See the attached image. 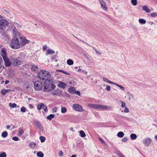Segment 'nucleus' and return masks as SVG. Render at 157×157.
Wrapping results in <instances>:
<instances>
[{"label": "nucleus", "mask_w": 157, "mask_h": 157, "mask_svg": "<svg viewBox=\"0 0 157 157\" xmlns=\"http://www.w3.org/2000/svg\"><path fill=\"white\" fill-rule=\"evenodd\" d=\"M53 84V81L51 79L45 80L44 83L43 91L44 92H51L56 87Z\"/></svg>", "instance_id": "nucleus-1"}, {"label": "nucleus", "mask_w": 157, "mask_h": 157, "mask_svg": "<svg viewBox=\"0 0 157 157\" xmlns=\"http://www.w3.org/2000/svg\"><path fill=\"white\" fill-rule=\"evenodd\" d=\"M51 76V75L48 71L44 70L40 71L39 74V78L43 80H48Z\"/></svg>", "instance_id": "nucleus-2"}, {"label": "nucleus", "mask_w": 157, "mask_h": 157, "mask_svg": "<svg viewBox=\"0 0 157 157\" xmlns=\"http://www.w3.org/2000/svg\"><path fill=\"white\" fill-rule=\"evenodd\" d=\"M10 46L13 49H17L21 47L20 41L18 38H13L11 40Z\"/></svg>", "instance_id": "nucleus-3"}, {"label": "nucleus", "mask_w": 157, "mask_h": 157, "mask_svg": "<svg viewBox=\"0 0 157 157\" xmlns=\"http://www.w3.org/2000/svg\"><path fill=\"white\" fill-rule=\"evenodd\" d=\"M35 90H40L43 87L42 82L40 81H37L34 83Z\"/></svg>", "instance_id": "nucleus-4"}, {"label": "nucleus", "mask_w": 157, "mask_h": 157, "mask_svg": "<svg viewBox=\"0 0 157 157\" xmlns=\"http://www.w3.org/2000/svg\"><path fill=\"white\" fill-rule=\"evenodd\" d=\"M18 38L20 41L21 46H24L27 44H29L30 41V40L26 39L25 36H20Z\"/></svg>", "instance_id": "nucleus-5"}, {"label": "nucleus", "mask_w": 157, "mask_h": 157, "mask_svg": "<svg viewBox=\"0 0 157 157\" xmlns=\"http://www.w3.org/2000/svg\"><path fill=\"white\" fill-rule=\"evenodd\" d=\"M8 22L4 19L0 20V29L3 30L6 28L8 25Z\"/></svg>", "instance_id": "nucleus-6"}, {"label": "nucleus", "mask_w": 157, "mask_h": 157, "mask_svg": "<svg viewBox=\"0 0 157 157\" xmlns=\"http://www.w3.org/2000/svg\"><path fill=\"white\" fill-rule=\"evenodd\" d=\"M72 107L73 109L76 111L81 112L83 111V109L82 106L77 104H74Z\"/></svg>", "instance_id": "nucleus-7"}, {"label": "nucleus", "mask_w": 157, "mask_h": 157, "mask_svg": "<svg viewBox=\"0 0 157 157\" xmlns=\"http://www.w3.org/2000/svg\"><path fill=\"white\" fill-rule=\"evenodd\" d=\"M152 140L150 138L144 139L143 140V143L145 146H149L151 143Z\"/></svg>", "instance_id": "nucleus-8"}, {"label": "nucleus", "mask_w": 157, "mask_h": 157, "mask_svg": "<svg viewBox=\"0 0 157 157\" xmlns=\"http://www.w3.org/2000/svg\"><path fill=\"white\" fill-rule=\"evenodd\" d=\"M10 59L13 64L16 66H17L21 64V62L20 59L13 58H11Z\"/></svg>", "instance_id": "nucleus-9"}, {"label": "nucleus", "mask_w": 157, "mask_h": 157, "mask_svg": "<svg viewBox=\"0 0 157 157\" xmlns=\"http://www.w3.org/2000/svg\"><path fill=\"white\" fill-rule=\"evenodd\" d=\"M37 108L38 110H40L42 109L45 112L47 111V106L43 103H41L37 105Z\"/></svg>", "instance_id": "nucleus-10"}, {"label": "nucleus", "mask_w": 157, "mask_h": 157, "mask_svg": "<svg viewBox=\"0 0 157 157\" xmlns=\"http://www.w3.org/2000/svg\"><path fill=\"white\" fill-rule=\"evenodd\" d=\"M112 107L108 105H100V109L105 110H111Z\"/></svg>", "instance_id": "nucleus-11"}, {"label": "nucleus", "mask_w": 157, "mask_h": 157, "mask_svg": "<svg viewBox=\"0 0 157 157\" xmlns=\"http://www.w3.org/2000/svg\"><path fill=\"white\" fill-rule=\"evenodd\" d=\"M3 59L5 62L6 66L7 67H10L11 65V63L10 62L9 58L7 57L6 58H4Z\"/></svg>", "instance_id": "nucleus-12"}, {"label": "nucleus", "mask_w": 157, "mask_h": 157, "mask_svg": "<svg viewBox=\"0 0 157 157\" xmlns=\"http://www.w3.org/2000/svg\"><path fill=\"white\" fill-rule=\"evenodd\" d=\"M100 2L102 8L105 11H107L108 9L105 3L103 0H101Z\"/></svg>", "instance_id": "nucleus-13"}, {"label": "nucleus", "mask_w": 157, "mask_h": 157, "mask_svg": "<svg viewBox=\"0 0 157 157\" xmlns=\"http://www.w3.org/2000/svg\"><path fill=\"white\" fill-rule=\"evenodd\" d=\"M13 36L15 37L19 36L21 35L19 32L17 30L15 27H14L13 29Z\"/></svg>", "instance_id": "nucleus-14"}, {"label": "nucleus", "mask_w": 157, "mask_h": 157, "mask_svg": "<svg viewBox=\"0 0 157 157\" xmlns=\"http://www.w3.org/2000/svg\"><path fill=\"white\" fill-rule=\"evenodd\" d=\"M7 54L6 52V50L5 48H3L2 49L1 55L2 56L3 59L4 58L7 57Z\"/></svg>", "instance_id": "nucleus-15"}, {"label": "nucleus", "mask_w": 157, "mask_h": 157, "mask_svg": "<svg viewBox=\"0 0 157 157\" xmlns=\"http://www.w3.org/2000/svg\"><path fill=\"white\" fill-rule=\"evenodd\" d=\"M58 86L61 88L64 89L67 86V84L63 82H59L58 84Z\"/></svg>", "instance_id": "nucleus-16"}, {"label": "nucleus", "mask_w": 157, "mask_h": 157, "mask_svg": "<svg viewBox=\"0 0 157 157\" xmlns=\"http://www.w3.org/2000/svg\"><path fill=\"white\" fill-rule=\"evenodd\" d=\"M88 106L92 108L100 109V104H90L88 105Z\"/></svg>", "instance_id": "nucleus-17"}, {"label": "nucleus", "mask_w": 157, "mask_h": 157, "mask_svg": "<svg viewBox=\"0 0 157 157\" xmlns=\"http://www.w3.org/2000/svg\"><path fill=\"white\" fill-rule=\"evenodd\" d=\"M60 94V91L58 89H57L54 90L51 93V94L53 95H59Z\"/></svg>", "instance_id": "nucleus-18"}, {"label": "nucleus", "mask_w": 157, "mask_h": 157, "mask_svg": "<svg viewBox=\"0 0 157 157\" xmlns=\"http://www.w3.org/2000/svg\"><path fill=\"white\" fill-rule=\"evenodd\" d=\"M103 81L109 83L114 84V82L110 81L108 79L105 77H103L102 78Z\"/></svg>", "instance_id": "nucleus-19"}, {"label": "nucleus", "mask_w": 157, "mask_h": 157, "mask_svg": "<svg viewBox=\"0 0 157 157\" xmlns=\"http://www.w3.org/2000/svg\"><path fill=\"white\" fill-rule=\"evenodd\" d=\"M11 90H5V89H2L1 91V93L2 94L4 95H5L6 93H8L10 91H11Z\"/></svg>", "instance_id": "nucleus-20"}, {"label": "nucleus", "mask_w": 157, "mask_h": 157, "mask_svg": "<svg viewBox=\"0 0 157 157\" xmlns=\"http://www.w3.org/2000/svg\"><path fill=\"white\" fill-rule=\"evenodd\" d=\"M126 94L127 95L128 97V99L129 100L133 99L134 96L131 94L129 91H127Z\"/></svg>", "instance_id": "nucleus-21"}, {"label": "nucleus", "mask_w": 157, "mask_h": 157, "mask_svg": "<svg viewBox=\"0 0 157 157\" xmlns=\"http://www.w3.org/2000/svg\"><path fill=\"white\" fill-rule=\"evenodd\" d=\"M36 143L34 142H32L30 143L29 145V146L32 149H34L36 146Z\"/></svg>", "instance_id": "nucleus-22"}, {"label": "nucleus", "mask_w": 157, "mask_h": 157, "mask_svg": "<svg viewBox=\"0 0 157 157\" xmlns=\"http://www.w3.org/2000/svg\"><path fill=\"white\" fill-rule=\"evenodd\" d=\"M31 70L32 71H36L38 70V67L37 66L33 65L32 66Z\"/></svg>", "instance_id": "nucleus-23"}, {"label": "nucleus", "mask_w": 157, "mask_h": 157, "mask_svg": "<svg viewBox=\"0 0 157 157\" xmlns=\"http://www.w3.org/2000/svg\"><path fill=\"white\" fill-rule=\"evenodd\" d=\"M75 90V89L73 87L69 88L68 90V91L71 93H74Z\"/></svg>", "instance_id": "nucleus-24"}, {"label": "nucleus", "mask_w": 157, "mask_h": 157, "mask_svg": "<svg viewBox=\"0 0 157 157\" xmlns=\"http://www.w3.org/2000/svg\"><path fill=\"white\" fill-rule=\"evenodd\" d=\"M142 9L144 11H145L147 13H149L150 11L149 9L146 6H143L142 7Z\"/></svg>", "instance_id": "nucleus-25"}, {"label": "nucleus", "mask_w": 157, "mask_h": 157, "mask_svg": "<svg viewBox=\"0 0 157 157\" xmlns=\"http://www.w3.org/2000/svg\"><path fill=\"white\" fill-rule=\"evenodd\" d=\"M114 85H116V86H117L118 87H119L122 90H123V91L124 90H125L124 87V86H122L121 85H119L118 84H117L115 82L114 84Z\"/></svg>", "instance_id": "nucleus-26"}, {"label": "nucleus", "mask_w": 157, "mask_h": 157, "mask_svg": "<svg viewBox=\"0 0 157 157\" xmlns=\"http://www.w3.org/2000/svg\"><path fill=\"white\" fill-rule=\"evenodd\" d=\"M114 85H116V86H117L118 87H119L122 90H123V91L124 90H125L124 87V86H122L121 85H119L118 84H117L115 82L114 84Z\"/></svg>", "instance_id": "nucleus-27"}, {"label": "nucleus", "mask_w": 157, "mask_h": 157, "mask_svg": "<svg viewBox=\"0 0 157 157\" xmlns=\"http://www.w3.org/2000/svg\"><path fill=\"white\" fill-rule=\"evenodd\" d=\"M124 134L123 132H120L117 134V136L120 138H122L124 136Z\"/></svg>", "instance_id": "nucleus-28"}, {"label": "nucleus", "mask_w": 157, "mask_h": 157, "mask_svg": "<svg viewBox=\"0 0 157 157\" xmlns=\"http://www.w3.org/2000/svg\"><path fill=\"white\" fill-rule=\"evenodd\" d=\"M139 22L140 24H145L146 22V21L143 19H139Z\"/></svg>", "instance_id": "nucleus-29"}, {"label": "nucleus", "mask_w": 157, "mask_h": 157, "mask_svg": "<svg viewBox=\"0 0 157 157\" xmlns=\"http://www.w3.org/2000/svg\"><path fill=\"white\" fill-rule=\"evenodd\" d=\"M47 53L49 55L53 54L55 53V52L52 49H48L47 51Z\"/></svg>", "instance_id": "nucleus-30"}, {"label": "nucleus", "mask_w": 157, "mask_h": 157, "mask_svg": "<svg viewBox=\"0 0 157 157\" xmlns=\"http://www.w3.org/2000/svg\"><path fill=\"white\" fill-rule=\"evenodd\" d=\"M8 136V133L6 131H4L2 132V136L3 138H5Z\"/></svg>", "instance_id": "nucleus-31"}, {"label": "nucleus", "mask_w": 157, "mask_h": 157, "mask_svg": "<svg viewBox=\"0 0 157 157\" xmlns=\"http://www.w3.org/2000/svg\"><path fill=\"white\" fill-rule=\"evenodd\" d=\"M130 137L132 140H134L136 138L137 136L136 134L133 133L131 134Z\"/></svg>", "instance_id": "nucleus-32"}, {"label": "nucleus", "mask_w": 157, "mask_h": 157, "mask_svg": "<svg viewBox=\"0 0 157 157\" xmlns=\"http://www.w3.org/2000/svg\"><path fill=\"white\" fill-rule=\"evenodd\" d=\"M54 115L51 114L50 115L48 116L47 118L50 121L54 117Z\"/></svg>", "instance_id": "nucleus-33"}, {"label": "nucleus", "mask_w": 157, "mask_h": 157, "mask_svg": "<svg viewBox=\"0 0 157 157\" xmlns=\"http://www.w3.org/2000/svg\"><path fill=\"white\" fill-rule=\"evenodd\" d=\"M44 155V154L41 151H38L37 153V156L38 157H43Z\"/></svg>", "instance_id": "nucleus-34"}, {"label": "nucleus", "mask_w": 157, "mask_h": 157, "mask_svg": "<svg viewBox=\"0 0 157 157\" xmlns=\"http://www.w3.org/2000/svg\"><path fill=\"white\" fill-rule=\"evenodd\" d=\"M67 63L68 65H71L73 64L74 62L71 59H68L67 61Z\"/></svg>", "instance_id": "nucleus-35"}, {"label": "nucleus", "mask_w": 157, "mask_h": 157, "mask_svg": "<svg viewBox=\"0 0 157 157\" xmlns=\"http://www.w3.org/2000/svg\"><path fill=\"white\" fill-rule=\"evenodd\" d=\"M35 124L36 126L38 128H39L40 129H41L42 128V127L40 124V123L38 121H36L35 122Z\"/></svg>", "instance_id": "nucleus-36"}, {"label": "nucleus", "mask_w": 157, "mask_h": 157, "mask_svg": "<svg viewBox=\"0 0 157 157\" xmlns=\"http://www.w3.org/2000/svg\"><path fill=\"white\" fill-rule=\"evenodd\" d=\"M9 106L11 108L16 107L17 106V104L15 103L12 104L11 103H10L9 104Z\"/></svg>", "instance_id": "nucleus-37"}, {"label": "nucleus", "mask_w": 157, "mask_h": 157, "mask_svg": "<svg viewBox=\"0 0 157 157\" xmlns=\"http://www.w3.org/2000/svg\"><path fill=\"white\" fill-rule=\"evenodd\" d=\"M6 153L4 152H0V157H6Z\"/></svg>", "instance_id": "nucleus-38"}, {"label": "nucleus", "mask_w": 157, "mask_h": 157, "mask_svg": "<svg viewBox=\"0 0 157 157\" xmlns=\"http://www.w3.org/2000/svg\"><path fill=\"white\" fill-rule=\"evenodd\" d=\"M79 133L80 134V136L81 137H84L85 136L86 134L83 131H80L79 132Z\"/></svg>", "instance_id": "nucleus-39"}, {"label": "nucleus", "mask_w": 157, "mask_h": 157, "mask_svg": "<svg viewBox=\"0 0 157 157\" xmlns=\"http://www.w3.org/2000/svg\"><path fill=\"white\" fill-rule=\"evenodd\" d=\"M67 111V109L65 107H62L61 109V112L63 113H65Z\"/></svg>", "instance_id": "nucleus-40"}, {"label": "nucleus", "mask_w": 157, "mask_h": 157, "mask_svg": "<svg viewBox=\"0 0 157 157\" xmlns=\"http://www.w3.org/2000/svg\"><path fill=\"white\" fill-rule=\"evenodd\" d=\"M57 71H59V72H62L66 75H70V74L68 72H67L66 71H64L63 70H57Z\"/></svg>", "instance_id": "nucleus-41"}, {"label": "nucleus", "mask_w": 157, "mask_h": 157, "mask_svg": "<svg viewBox=\"0 0 157 157\" xmlns=\"http://www.w3.org/2000/svg\"><path fill=\"white\" fill-rule=\"evenodd\" d=\"M131 2L132 4L134 6H136L137 4V0H131Z\"/></svg>", "instance_id": "nucleus-42"}, {"label": "nucleus", "mask_w": 157, "mask_h": 157, "mask_svg": "<svg viewBox=\"0 0 157 157\" xmlns=\"http://www.w3.org/2000/svg\"><path fill=\"white\" fill-rule=\"evenodd\" d=\"M40 139L41 142H44L45 140V138L43 136H40Z\"/></svg>", "instance_id": "nucleus-43"}, {"label": "nucleus", "mask_w": 157, "mask_h": 157, "mask_svg": "<svg viewBox=\"0 0 157 157\" xmlns=\"http://www.w3.org/2000/svg\"><path fill=\"white\" fill-rule=\"evenodd\" d=\"M149 15H150L152 17H155L157 16V13L155 12L150 13Z\"/></svg>", "instance_id": "nucleus-44"}, {"label": "nucleus", "mask_w": 157, "mask_h": 157, "mask_svg": "<svg viewBox=\"0 0 157 157\" xmlns=\"http://www.w3.org/2000/svg\"><path fill=\"white\" fill-rule=\"evenodd\" d=\"M128 140V138L127 137H125L122 139V141L124 142H127Z\"/></svg>", "instance_id": "nucleus-45"}, {"label": "nucleus", "mask_w": 157, "mask_h": 157, "mask_svg": "<svg viewBox=\"0 0 157 157\" xmlns=\"http://www.w3.org/2000/svg\"><path fill=\"white\" fill-rule=\"evenodd\" d=\"M26 108L25 107L22 106L21 109V111L22 112H25L26 111Z\"/></svg>", "instance_id": "nucleus-46"}, {"label": "nucleus", "mask_w": 157, "mask_h": 157, "mask_svg": "<svg viewBox=\"0 0 157 157\" xmlns=\"http://www.w3.org/2000/svg\"><path fill=\"white\" fill-rule=\"evenodd\" d=\"M24 131L23 129L20 130L18 133V136H21L23 133Z\"/></svg>", "instance_id": "nucleus-47"}, {"label": "nucleus", "mask_w": 157, "mask_h": 157, "mask_svg": "<svg viewBox=\"0 0 157 157\" xmlns=\"http://www.w3.org/2000/svg\"><path fill=\"white\" fill-rule=\"evenodd\" d=\"M93 49H94V50L96 52V53L97 54H99L100 55H101V53L99 51H98V50L96 49V48H93Z\"/></svg>", "instance_id": "nucleus-48"}, {"label": "nucleus", "mask_w": 157, "mask_h": 157, "mask_svg": "<svg viewBox=\"0 0 157 157\" xmlns=\"http://www.w3.org/2000/svg\"><path fill=\"white\" fill-rule=\"evenodd\" d=\"M12 139L15 141H17L19 140V139L17 136H14L13 137Z\"/></svg>", "instance_id": "nucleus-49"}, {"label": "nucleus", "mask_w": 157, "mask_h": 157, "mask_svg": "<svg viewBox=\"0 0 157 157\" xmlns=\"http://www.w3.org/2000/svg\"><path fill=\"white\" fill-rule=\"evenodd\" d=\"M121 103H122V104H121V107H126L125 105H126V104L124 102H123V101H121Z\"/></svg>", "instance_id": "nucleus-50"}, {"label": "nucleus", "mask_w": 157, "mask_h": 157, "mask_svg": "<svg viewBox=\"0 0 157 157\" xmlns=\"http://www.w3.org/2000/svg\"><path fill=\"white\" fill-rule=\"evenodd\" d=\"M84 56L89 61H90V58H89V57L87 55H86V54H84Z\"/></svg>", "instance_id": "nucleus-51"}, {"label": "nucleus", "mask_w": 157, "mask_h": 157, "mask_svg": "<svg viewBox=\"0 0 157 157\" xmlns=\"http://www.w3.org/2000/svg\"><path fill=\"white\" fill-rule=\"evenodd\" d=\"M63 153L62 151H60L59 152V156H63Z\"/></svg>", "instance_id": "nucleus-52"}, {"label": "nucleus", "mask_w": 157, "mask_h": 157, "mask_svg": "<svg viewBox=\"0 0 157 157\" xmlns=\"http://www.w3.org/2000/svg\"><path fill=\"white\" fill-rule=\"evenodd\" d=\"M106 89L107 91H110V87L109 86H107L106 87Z\"/></svg>", "instance_id": "nucleus-53"}, {"label": "nucleus", "mask_w": 157, "mask_h": 157, "mask_svg": "<svg viewBox=\"0 0 157 157\" xmlns=\"http://www.w3.org/2000/svg\"><path fill=\"white\" fill-rule=\"evenodd\" d=\"M124 112L125 113H128L129 112V110L127 107H125V109L124 110Z\"/></svg>", "instance_id": "nucleus-54"}, {"label": "nucleus", "mask_w": 157, "mask_h": 157, "mask_svg": "<svg viewBox=\"0 0 157 157\" xmlns=\"http://www.w3.org/2000/svg\"><path fill=\"white\" fill-rule=\"evenodd\" d=\"M74 93L75 94L77 95H80V92L79 91H75V90Z\"/></svg>", "instance_id": "nucleus-55"}, {"label": "nucleus", "mask_w": 157, "mask_h": 157, "mask_svg": "<svg viewBox=\"0 0 157 157\" xmlns=\"http://www.w3.org/2000/svg\"><path fill=\"white\" fill-rule=\"evenodd\" d=\"M98 138L99 140L101 141L102 143L104 144H105V141L104 140H103L100 137H99Z\"/></svg>", "instance_id": "nucleus-56"}, {"label": "nucleus", "mask_w": 157, "mask_h": 157, "mask_svg": "<svg viewBox=\"0 0 157 157\" xmlns=\"http://www.w3.org/2000/svg\"><path fill=\"white\" fill-rule=\"evenodd\" d=\"M57 110V109L56 107H54L53 109V113H54V112H56Z\"/></svg>", "instance_id": "nucleus-57"}, {"label": "nucleus", "mask_w": 157, "mask_h": 157, "mask_svg": "<svg viewBox=\"0 0 157 157\" xmlns=\"http://www.w3.org/2000/svg\"><path fill=\"white\" fill-rule=\"evenodd\" d=\"M119 156L120 157H124V156L123 155L122 153H120L118 154Z\"/></svg>", "instance_id": "nucleus-58"}, {"label": "nucleus", "mask_w": 157, "mask_h": 157, "mask_svg": "<svg viewBox=\"0 0 157 157\" xmlns=\"http://www.w3.org/2000/svg\"><path fill=\"white\" fill-rule=\"evenodd\" d=\"M47 48V47L46 45H44L43 47V49L44 50H45Z\"/></svg>", "instance_id": "nucleus-59"}, {"label": "nucleus", "mask_w": 157, "mask_h": 157, "mask_svg": "<svg viewBox=\"0 0 157 157\" xmlns=\"http://www.w3.org/2000/svg\"><path fill=\"white\" fill-rule=\"evenodd\" d=\"M105 1L107 2V3L110 4L111 3V1L110 0H105Z\"/></svg>", "instance_id": "nucleus-60"}, {"label": "nucleus", "mask_w": 157, "mask_h": 157, "mask_svg": "<svg viewBox=\"0 0 157 157\" xmlns=\"http://www.w3.org/2000/svg\"><path fill=\"white\" fill-rule=\"evenodd\" d=\"M2 59L1 57L0 56V64H2Z\"/></svg>", "instance_id": "nucleus-61"}, {"label": "nucleus", "mask_w": 157, "mask_h": 157, "mask_svg": "<svg viewBox=\"0 0 157 157\" xmlns=\"http://www.w3.org/2000/svg\"><path fill=\"white\" fill-rule=\"evenodd\" d=\"M11 127L10 126V125H7L6 126V128L7 129H9Z\"/></svg>", "instance_id": "nucleus-62"}, {"label": "nucleus", "mask_w": 157, "mask_h": 157, "mask_svg": "<svg viewBox=\"0 0 157 157\" xmlns=\"http://www.w3.org/2000/svg\"><path fill=\"white\" fill-rule=\"evenodd\" d=\"M29 107L31 108H33V105L31 104H29Z\"/></svg>", "instance_id": "nucleus-63"}, {"label": "nucleus", "mask_w": 157, "mask_h": 157, "mask_svg": "<svg viewBox=\"0 0 157 157\" xmlns=\"http://www.w3.org/2000/svg\"><path fill=\"white\" fill-rule=\"evenodd\" d=\"M9 81L8 80H6L5 82V84H7L9 82Z\"/></svg>", "instance_id": "nucleus-64"}]
</instances>
